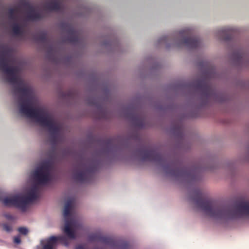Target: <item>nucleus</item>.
Wrapping results in <instances>:
<instances>
[{
  "label": "nucleus",
  "instance_id": "1",
  "mask_svg": "<svg viewBox=\"0 0 249 249\" xmlns=\"http://www.w3.org/2000/svg\"><path fill=\"white\" fill-rule=\"evenodd\" d=\"M0 70L5 80L14 86L16 92L19 96V113L44 127L53 135H57L60 132L61 125L51 113L38 105L32 90L20 77L18 68L11 59V50L7 46H0Z\"/></svg>",
  "mask_w": 249,
  "mask_h": 249
},
{
  "label": "nucleus",
  "instance_id": "2",
  "mask_svg": "<svg viewBox=\"0 0 249 249\" xmlns=\"http://www.w3.org/2000/svg\"><path fill=\"white\" fill-rule=\"evenodd\" d=\"M52 178V164L49 161L39 164L21 193L5 197L2 200L3 203L5 205L14 206L25 211L27 205L39 196L38 185L49 183Z\"/></svg>",
  "mask_w": 249,
  "mask_h": 249
},
{
  "label": "nucleus",
  "instance_id": "3",
  "mask_svg": "<svg viewBox=\"0 0 249 249\" xmlns=\"http://www.w3.org/2000/svg\"><path fill=\"white\" fill-rule=\"evenodd\" d=\"M197 206L205 216L220 224H227L238 219L249 220V203L241 204L234 208L215 207L205 201L198 202Z\"/></svg>",
  "mask_w": 249,
  "mask_h": 249
},
{
  "label": "nucleus",
  "instance_id": "4",
  "mask_svg": "<svg viewBox=\"0 0 249 249\" xmlns=\"http://www.w3.org/2000/svg\"><path fill=\"white\" fill-rule=\"evenodd\" d=\"M65 225L62 231L65 234L64 235L51 236L41 241L43 249H55L59 243L65 246L68 245L67 239H74L77 236L79 225L76 221L73 211L72 201L68 202L65 205L64 210Z\"/></svg>",
  "mask_w": 249,
  "mask_h": 249
},
{
  "label": "nucleus",
  "instance_id": "5",
  "mask_svg": "<svg viewBox=\"0 0 249 249\" xmlns=\"http://www.w3.org/2000/svg\"><path fill=\"white\" fill-rule=\"evenodd\" d=\"M18 232L21 235H27L29 233V230L25 227H20L18 229Z\"/></svg>",
  "mask_w": 249,
  "mask_h": 249
},
{
  "label": "nucleus",
  "instance_id": "6",
  "mask_svg": "<svg viewBox=\"0 0 249 249\" xmlns=\"http://www.w3.org/2000/svg\"><path fill=\"white\" fill-rule=\"evenodd\" d=\"M2 230L7 233H10L13 231L12 226L7 223L2 225Z\"/></svg>",
  "mask_w": 249,
  "mask_h": 249
},
{
  "label": "nucleus",
  "instance_id": "7",
  "mask_svg": "<svg viewBox=\"0 0 249 249\" xmlns=\"http://www.w3.org/2000/svg\"><path fill=\"white\" fill-rule=\"evenodd\" d=\"M183 43L187 45H190L191 46H195V40L192 38H185L183 40Z\"/></svg>",
  "mask_w": 249,
  "mask_h": 249
},
{
  "label": "nucleus",
  "instance_id": "8",
  "mask_svg": "<svg viewBox=\"0 0 249 249\" xmlns=\"http://www.w3.org/2000/svg\"><path fill=\"white\" fill-rule=\"evenodd\" d=\"M13 31L16 35H18L20 33L21 28L18 25H15L13 27Z\"/></svg>",
  "mask_w": 249,
  "mask_h": 249
},
{
  "label": "nucleus",
  "instance_id": "9",
  "mask_svg": "<svg viewBox=\"0 0 249 249\" xmlns=\"http://www.w3.org/2000/svg\"><path fill=\"white\" fill-rule=\"evenodd\" d=\"M2 216L7 220H13L14 219V216L8 213H3Z\"/></svg>",
  "mask_w": 249,
  "mask_h": 249
},
{
  "label": "nucleus",
  "instance_id": "10",
  "mask_svg": "<svg viewBox=\"0 0 249 249\" xmlns=\"http://www.w3.org/2000/svg\"><path fill=\"white\" fill-rule=\"evenodd\" d=\"M14 242L15 243L19 244L21 243V240L19 236H17L14 238Z\"/></svg>",
  "mask_w": 249,
  "mask_h": 249
},
{
  "label": "nucleus",
  "instance_id": "11",
  "mask_svg": "<svg viewBox=\"0 0 249 249\" xmlns=\"http://www.w3.org/2000/svg\"><path fill=\"white\" fill-rule=\"evenodd\" d=\"M111 249H122V248L118 246H113L110 247Z\"/></svg>",
  "mask_w": 249,
  "mask_h": 249
},
{
  "label": "nucleus",
  "instance_id": "12",
  "mask_svg": "<svg viewBox=\"0 0 249 249\" xmlns=\"http://www.w3.org/2000/svg\"><path fill=\"white\" fill-rule=\"evenodd\" d=\"M188 30H184L183 31H181L180 35L181 36H183L186 34H188Z\"/></svg>",
  "mask_w": 249,
  "mask_h": 249
},
{
  "label": "nucleus",
  "instance_id": "13",
  "mask_svg": "<svg viewBox=\"0 0 249 249\" xmlns=\"http://www.w3.org/2000/svg\"><path fill=\"white\" fill-rule=\"evenodd\" d=\"M58 7L57 6H54L52 8V10H56L58 9Z\"/></svg>",
  "mask_w": 249,
  "mask_h": 249
},
{
  "label": "nucleus",
  "instance_id": "14",
  "mask_svg": "<svg viewBox=\"0 0 249 249\" xmlns=\"http://www.w3.org/2000/svg\"><path fill=\"white\" fill-rule=\"evenodd\" d=\"M76 249H84V248L82 246H78Z\"/></svg>",
  "mask_w": 249,
  "mask_h": 249
},
{
  "label": "nucleus",
  "instance_id": "15",
  "mask_svg": "<svg viewBox=\"0 0 249 249\" xmlns=\"http://www.w3.org/2000/svg\"><path fill=\"white\" fill-rule=\"evenodd\" d=\"M53 2L52 4L54 5H56V2L57 1H53Z\"/></svg>",
  "mask_w": 249,
  "mask_h": 249
},
{
  "label": "nucleus",
  "instance_id": "16",
  "mask_svg": "<svg viewBox=\"0 0 249 249\" xmlns=\"http://www.w3.org/2000/svg\"><path fill=\"white\" fill-rule=\"evenodd\" d=\"M90 238L91 239H94V238H92V237H91V236H90Z\"/></svg>",
  "mask_w": 249,
  "mask_h": 249
}]
</instances>
